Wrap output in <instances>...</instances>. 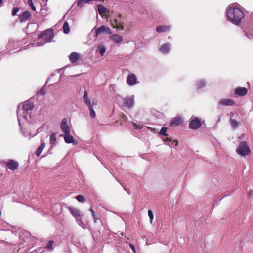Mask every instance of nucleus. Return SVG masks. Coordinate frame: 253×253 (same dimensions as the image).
Segmentation results:
<instances>
[{"label":"nucleus","mask_w":253,"mask_h":253,"mask_svg":"<svg viewBox=\"0 0 253 253\" xmlns=\"http://www.w3.org/2000/svg\"><path fill=\"white\" fill-rule=\"evenodd\" d=\"M227 15L229 20L237 25L241 22L244 16L243 11L239 8H229Z\"/></svg>","instance_id":"obj_1"},{"label":"nucleus","mask_w":253,"mask_h":253,"mask_svg":"<svg viewBox=\"0 0 253 253\" xmlns=\"http://www.w3.org/2000/svg\"><path fill=\"white\" fill-rule=\"evenodd\" d=\"M121 117L124 119V120L127 119L126 116L123 113H121Z\"/></svg>","instance_id":"obj_43"},{"label":"nucleus","mask_w":253,"mask_h":253,"mask_svg":"<svg viewBox=\"0 0 253 253\" xmlns=\"http://www.w3.org/2000/svg\"><path fill=\"white\" fill-rule=\"evenodd\" d=\"M56 136L54 133H52L50 137V143L53 145L56 142Z\"/></svg>","instance_id":"obj_29"},{"label":"nucleus","mask_w":253,"mask_h":253,"mask_svg":"<svg viewBox=\"0 0 253 253\" xmlns=\"http://www.w3.org/2000/svg\"><path fill=\"white\" fill-rule=\"evenodd\" d=\"M167 127H163L161 128L159 133L162 135L167 136L168 135V134L167 133Z\"/></svg>","instance_id":"obj_28"},{"label":"nucleus","mask_w":253,"mask_h":253,"mask_svg":"<svg viewBox=\"0 0 253 253\" xmlns=\"http://www.w3.org/2000/svg\"><path fill=\"white\" fill-rule=\"evenodd\" d=\"M171 141V139H170L169 138H168L167 137L166 139H164V141Z\"/></svg>","instance_id":"obj_45"},{"label":"nucleus","mask_w":253,"mask_h":253,"mask_svg":"<svg viewBox=\"0 0 253 253\" xmlns=\"http://www.w3.org/2000/svg\"><path fill=\"white\" fill-rule=\"evenodd\" d=\"M182 122V120L180 117H175L173 118L170 122V124L171 126L179 125Z\"/></svg>","instance_id":"obj_21"},{"label":"nucleus","mask_w":253,"mask_h":253,"mask_svg":"<svg viewBox=\"0 0 253 253\" xmlns=\"http://www.w3.org/2000/svg\"><path fill=\"white\" fill-rule=\"evenodd\" d=\"M92 217L94 219V223H96L97 222V221L98 220V218H97V217L96 216V215H95V213H93V214H92Z\"/></svg>","instance_id":"obj_42"},{"label":"nucleus","mask_w":253,"mask_h":253,"mask_svg":"<svg viewBox=\"0 0 253 253\" xmlns=\"http://www.w3.org/2000/svg\"><path fill=\"white\" fill-rule=\"evenodd\" d=\"M64 140L67 143H71L74 142V139L72 136H71L70 133L65 134L64 136Z\"/></svg>","instance_id":"obj_22"},{"label":"nucleus","mask_w":253,"mask_h":253,"mask_svg":"<svg viewBox=\"0 0 253 253\" xmlns=\"http://www.w3.org/2000/svg\"><path fill=\"white\" fill-rule=\"evenodd\" d=\"M97 49L98 51L99 52L100 55L102 56L106 51L105 47H104V46L102 45H100L99 46H98Z\"/></svg>","instance_id":"obj_26"},{"label":"nucleus","mask_w":253,"mask_h":253,"mask_svg":"<svg viewBox=\"0 0 253 253\" xmlns=\"http://www.w3.org/2000/svg\"><path fill=\"white\" fill-rule=\"evenodd\" d=\"M248 90L245 87H238L235 89V93L236 95L243 96L247 94Z\"/></svg>","instance_id":"obj_15"},{"label":"nucleus","mask_w":253,"mask_h":253,"mask_svg":"<svg viewBox=\"0 0 253 253\" xmlns=\"http://www.w3.org/2000/svg\"><path fill=\"white\" fill-rule=\"evenodd\" d=\"M205 85V83L204 81H199L196 84V86L198 88H201Z\"/></svg>","instance_id":"obj_33"},{"label":"nucleus","mask_w":253,"mask_h":253,"mask_svg":"<svg viewBox=\"0 0 253 253\" xmlns=\"http://www.w3.org/2000/svg\"><path fill=\"white\" fill-rule=\"evenodd\" d=\"M129 246L130 247V248L134 251V252L135 253V249L134 245L131 243H129Z\"/></svg>","instance_id":"obj_41"},{"label":"nucleus","mask_w":253,"mask_h":253,"mask_svg":"<svg viewBox=\"0 0 253 253\" xmlns=\"http://www.w3.org/2000/svg\"><path fill=\"white\" fill-rule=\"evenodd\" d=\"M234 103V101L231 99H224L219 101V104L221 105L232 106Z\"/></svg>","instance_id":"obj_18"},{"label":"nucleus","mask_w":253,"mask_h":253,"mask_svg":"<svg viewBox=\"0 0 253 253\" xmlns=\"http://www.w3.org/2000/svg\"><path fill=\"white\" fill-rule=\"evenodd\" d=\"M83 100L87 107L92 105V103L90 100L88 98V94L86 91H85L84 94Z\"/></svg>","instance_id":"obj_20"},{"label":"nucleus","mask_w":253,"mask_h":253,"mask_svg":"<svg viewBox=\"0 0 253 253\" xmlns=\"http://www.w3.org/2000/svg\"><path fill=\"white\" fill-rule=\"evenodd\" d=\"M81 57L80 53L73 52L71 53L69 56V60L72 63H74L77 62Z\"/></svg>","instance_id":"obj_14"},{"label":"nucleus","mask_w":253,"mask_h":253,"mask_svg":"<svg viewBox=\"0 0 253 253\" xmlns=\"http://www.w3.org/2000/svg\"><path fill=\"white\" fill-rule=\"evenodd\" d=\"M5 164L8 169L12 170L17 169L19 167L18 163L13 160H9Z\"/></svg>","instance_id":"obj_10"},{"label":"nucleus","mask_w":253,"mask_h":253,"mask_svg":"<svg viewBox=\"0 0 253 253\" xmlns=\"http://www.w3.org/2000/svg\"><path fill=\"white\" fill-rule=\"evenodd\" d=\"M170 27L169 25H161L157 27L156 30L158 33L165 32L169 31Z\"/></svg>","instance_id":"obj_16"},{"label":"nucleus","mask_w":253,"mask_h":253,"mask_svg":"<svg viewBox=\"0 0 253 253\" xmlns=\"http://www.w3.org/2000/svg\"><path fill=\"white\" fill-rule=\"evenodd\" d=\"M45 94V89L44 88L42 87L38 92L37 94L39 95H43Z\"/></svg>","instance_id":"obj_36"},{"label":"nucleus","mask_w":253,"mask_h":253,"mask_svg":"<svg viewBox=\"0 0 253 253\" xmlns=\"http://www.w3.org/2000/svg\"><path fill=\"white\" fill-rule=\"evenodd\" d=\"M19 7L14 8L13 9V10H12V16L16 15L17 14V12L19 11Z\"/></svg>","instance_id":"obj_38"},{"label":"nucleus","mask_w":253,"mask_h":253,"mask_svg":"<svg viewBox=\"0 0 253 253\" xmlns=\"http://www.w3.org/2000/svg\"><path fill=\"white\" fill-rule=\"evenodd\" d=\"M61 128L64 134H68L70 133L69 126L67 124V120L63 118L60 125Z\"/></svg>","instance_id":"obj_11"},{"label":"nucleus","mask_w":253,"mask_h":253,"mask_svg":"<svg viewBox=\"0 0 253 253\" xmlns=\"http://www.w3.org/2000/svg\"><path fill=\"white\" fill-rule=\"evenodd\" d=\"M69 210L72 215L76 218L77 221L81 222V217L80 211L74 207H69Z\"/></svg>","instance_id":"obj_7"},{"label":"nucleus","mask_w":253,"mask_h":253,"mask_svg":"<svg viewBox=\"0 0 253 253\" xmlns=\"http://www.w3.org/2000/svg\"><path fill=\"white\" fill-rule=\"evenodd\" d=\"M132 125L135 129L139 130L142 128V126L140 125H137L136 123L133 122Z\"/></svg>","instance_id":"obj_37"},{"label":"nucleus","mask_w":253,"mask_h":253,"mask_svg":"<svg viewBox=\"0 0 253 253\" xmlns=\"http://www.w3.org/2000/svg\"><path fill=\"white\" fill-rule=\"evenodd\" d=\"M95 33L96 34L95 37H97L98 34L102 33H106L109 34L112 33L110 29L108 27L102 25L98 28L95 29Z\"/></svg>","instance_id":"obj_6"},{"label":"nucleus","mask_w":253,"mask_h":253,"mask_svg":"<svg viewBox=\"0 0 253 253\" xmlns=\"http://www.w3.org/2000/svg\"><path fill=\"white\" fill-rule=\"evenodd\" d=\"M63 32L65 34H68L70 31V26L68 22H65L63 26Z\"/></svg>","instance_id":"obj_24"},{"label":"nucleus","mask_w":253,"mask_h":253,"mask_svg":"<svg viewBox=\"0 0 253 253\" xmlns=\"http://www.w3.org/2000/svg\"><path fill=\"white\" fill-rule=\"evenodd\" d=\"M111 26L113 28L118 30H123L124 29V21L122 18L121 14H119L118 17L114 20H110Z\"/></svg>","instance_id":"obj_4"},{"label":"nucleus","mask_w":253,"mask_h":253,"mask_svg":"<svg viewBox=\"0 0 253 253\" xmlns=\"http://www.w3.org/2000/svg\"><path fill=\"white\" fill-rule=\"evenodd\" d=\"M54 36L53 30L52 29H47L42 31L38 36V39L43 38L46 43H50L52 42Z\"/></svg>","instance_id":"obj_2"},{"label":"nucleus","mask_w":253,"mask_h":253,"mask_svg":"<svg viewBox=\"0 0 253 253\" xmlns=\"http://www.w3.org/2000/svg\"><path fill=\"white\" fill-rule=\"evenodd\" d=\"M33 104L32 103H28L23 105V108L26 111L31 110L33 108Z\"/></svg>","instance_id":"obj_25"},{"label":"nucleus","mask_w":253,"mask_h":253,"mask_svg":"<svg viewBox=\"0 0 253 253\" xmlns=\"http://www.w3.org/2000/svg\"><path fill=\"white\" fill-rule=\"evenodd\" d=\"M201 126V122L198 118L191 119L189 123V127L193 129H197Z\"/></svg>","instance_id":"obj_5"},{"label":"nucleus","mask_w":253,"mask_h":253,"mask_svg":"<svg viewBox=\"0 0 253 253\" xmlns=\"http://www.w3.org/2000/svg\"><path fill=\"white\" fill-rule=\"evenodd\" d=\"M97 8L98 12L102 17L105 16L106 18H108L109 15H107L106 12H109V11L105 7L99 4L97 5Z\"/></svg>","instance_id":"obj_12"},{"label":"nucleus","mask_w":253,"mask_h":253,"mask_svg":"<svg viewBox=\"0 0 253 253\" xmlns=\"http://www.w3.org/2000/svg\"><path fill=\"white\" fill-rule=\"evenodd\" d=\"M92 105V107L94 106H97L98 105V101H97V100L96 99H93Z\"/></svg>","instance_id":"obj_40"},{"label":"nucleus","mask_w":253,"mask_h":253,"mask_svg":"<svg viewBox=\"0 0 253 253\" xmlns=\"http://www.w3.org/2000/svg\"><path fill=\"white\" fill-rule=\"evenodd\" d=\"M87 107L89 110L90 117L92 118H94L96 117V113L93 108H92V105Z\"/></svg>","instance_id":"obj_27"},{"label":"nucleus","mask_w":253,"mask_h":253,"mask_svg":"<svg viewBox=\"0 0 253 253\" xmlns=\"http://www.w3.org/2000/svg\"><path fill=\"white\" fill-rule=\"evenodd\" d=\"M236 152L238 154L245 156L250 154L251 150L246 142L242 141L239 143Z\"/></svg>","instance_id":"obj_3"},{"label":"nucleus","mask_w":253,"mask_h":253,"mask_svg":"<svg viewBox=\"0 0 253 253\" xmlns=\"http://www.w3.org/2000/svg\"><path fill=\"white\" fill-rule=\"evenodd\" d=\"M2 0H0V4H2Z\"/></svg>","instance_id":"obj_46"},{"label":"nucleus","mask_w":253,"mask_h":253,"mask_svg":"<svg viewBox=\"0 0 253 253\" xmlns=\"http://www.w3.org/2000/svg\"><path fill=\"white\" fill-rule=\"evenodd\" d=\"M28 4L30 6L31 8L33 10H34V11H36V7H35V6L33 5V2H32V0H28Z\"/></svg>","instance_id":"obj_35"},{"label":"nucleus","mask_w":253,"mask_h":253,"mask_svg":"<svg viewBox=\"0 0 253 253\" xmlns=\"http://www.w3.org/2000/svg\"><path fill=\"white\" fill-rule=\"evenodd\" d=\"M123 100L124 102V105L125 106L129 108L133 107L134 101V98L133 96L125 97L123 98Z\"/></svg>","instance_id":"obj_9"},{"label":"nucleus","mask_w":253,"mask_h":253,"mask_svg":"<svg viewBox=\"0 0 253 253\" xmlns=\"http://www.w3.org/2000/svg\"><path fill=\"white\" fill-rule=\"evenodd\" d=\"M170 50V46L169 43H166L161 47L160 48V51L164 53V54H167L168 53Z\"/></svg>","instance_id":"obj_19"},{"label":"nucleus","mask_w":253,"mask_h":253,"mask_svg":"<svg viewBox=\"0 0 253 253\" xmlns=\"http://www.w3.org/2000/svg\"><path fill=\"white\" fill-rule=\"evenodd\" d=\"M53 244V241L50 240L48 242L46 246L45 247V248L48 250H52L53 249V248H52Z\"/></svg>","instance_id":"obj_32"},{"label":"nucleus","mask_w":253,"mask_h":253,"mask_svg":"<svg viewBox=\"0 0 253 253\" xmlns=\"http://www.w3.org/2000/svg\"><path fill=\"white\" fill-rule=\"evenodd\" d=\"M31 16V14L29 11H26L22 12L19 16V20L21 22H24L29 19Z\"/></svg>","instance_id":"obj_13"},{"label":"nucleus","mask_w":253,"mask_h":253,"mask_svg":"<svg viewBox=\"0 0 253 253\" xmlns=\"http://www.w3.org/2000/svg\"><path fill=\"white\" fill-rule=\"evenodd\" d=\"M137 82L136 76L133 73H130L126 78V83L130 86H133Z\"/></svg>","instance_id":"obj_8"},{"label":"nucleus","mask_w":253,"mask_h":253,"mask_svg":"<svg viewBox=\"0 0 253 253\" xmlns=\"http://www.w3.org/2000/svg\"><path fill=\"white\" fill-rule=\"evenodd\" d=\"M45 147V143L43 142H42L41 146L37 149L36 152V155L37 157L40 156V155H41V153L42 152Z\"/></svg>","instance_id":"obj_23"},{"label":"nucleus","mask_w":253,"mask_h":253,"mask_svg":"<svg viewBox=\"0 0 253 253\" xmlns=\"http://www.w3.org/2000/svg\"><path fill=\"white\" fill-rule=\"evenodd\" d=\"M110 39L116 43H120L123 41L122 36L118 34L112 35Z\"/></svg>","instance_id":"obj_17"},{"label":"nucleus","mask_w":253,"mask_h":253,"mask_svg":"<svg viewBox=\"0 0 253 253\" xmlns=\"http://www.w3.org/2000/svg\"><path fill=\"white\" fill-rule=\"evenodd\" d=\"M231 124L234 128H236L238 126V122L234 119H231Z\"/></svg>","instance_id":"obj_31"},{"label":"nucleus","mask_w":253,"mask_h":253,"mask_svg":"<svg viewBox=\"0 0 253 253\" xmlns=\"http://www.w3.org/2000/svg\"><path fill=\"white\" fill-rule=\"evenodd\" d=\"M148 213L149 217L150 218V223H151L152 222V220L154 218V215H153L152 211L151 210H149Z\"/></svg>","instance_id":"obj_34"},{"label":"nucleus","mask_w":253,"mask_h":253,"mask_svg":"<svg viewBox=\"0 0 253 253\" xmlns=\"http://www.w3.org/2000/svg\"><path fill=\"white\" fill-rule=\"evenodd\" d=\"M90 211H91L92 214H93V213H95L94 211L93 210V209L92 208H90Z\"/></svg>","instance_id":"obj_44"},{"label":"nucleus","mask_w":253,"mask_h":253,"mask_svg":"<svg viewBox=\"0 0 253 253\" xmlns=\"http://www.w3.org/2000/svg\"><path fill=\"white\" fill-rule=\"evenodd\" d=\"M76 198L80 202H84L85 201L84 197L82 195H77Z\"/></svg>","instance_id":"obj_30"},{"label":"nucleus","mask_w":253,"mask_h":253,"mask_svg":"<svg viewBox=\"0 0 253 253\" xmlns=\"http://www.w3.org/2000/svg\"><path fill=\"white\" fill-rule=\"evenodd\" d=\"M83 3H84V0H79L77 2V6L81 7L82 6Z\"/></svg>","instance_id":"obj_39"}]
</instances>
